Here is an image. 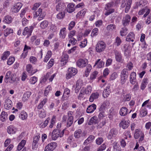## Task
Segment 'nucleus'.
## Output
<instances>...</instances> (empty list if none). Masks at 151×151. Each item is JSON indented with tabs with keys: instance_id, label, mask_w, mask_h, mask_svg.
<instances>
[{
	"instance_id": "obj_1",
	"label": "nucleus",
	"mask_w": 151,
	"mask_h": 151,
	"mask_svg": "<svg viewBox=\"0 0 151 151\" xmlns=\"http://www.w3.org/2000/svg\"><path fill=\"white\" fill-rule=\"evenodd\" d=\"M64 130L61 131L58 129H54L52 132V138L53 140H56L58 137H62L64 134Z\"/></svg>"
},
{
	"instance_id": "obj_2",
	"label": "nucleus",
	"mask_w": 151,
	"mask_h": 151,
	"mask_svg": "<svg viewBox=\"0 0 151 151\" xmlns=\"http://www.w3.org/2000/svg\"><path fill=\"white\" fill-rule=\"evenodd\" d=\"M77 70L76 69L71 67L69 68L68 70V72L66 74V78L69 79L73 76H74L77 73Z\"/></svg>"
},
{
	"instance_id": "obj_3",
	"label": "nucleus",
	"mask_w": 151,
	"mask_h": 151,
	"mask_svg": "<svg viewBox=\"0 0 151 151\" xmlns=\"http://www.w3.org/2000/svg\"><path fill=\"white\" fill-rule=\"evenodd\" d=\"M106 47V44L103 41H99L98 42L96 47V51L99 52H100L104 51Z\"/></svg>"
},
{
	"instance_id": "obj_4",
	"label": "nucleus",
	"mask_w": 151,
	"mask_h": 151,
	"mask_svg": "<svg viewBox=\"0 0 151 151\" xmlns=\"http://www.w3.org/2000/svg\"><path fill=\"white\" fill-rule=\"evenodd\" d=\"M125 0H123L122 1L121 7L122 8H124L126 6L125 12L127 13L129 11V10L130 9L132 1V0H128L127 3H125Z\"/></svg>"
},
{
	"instance_id": "obj_5",
	"label": "nucleus",
	"mask_w": 151,
	"mask_h": 151,
	"mask_svg": "<svg viewBox=\"0 0 151 151\" xmlns=\"http://www.w3.org/2000/svg\"><path fill=\"white\" fill-rule=\"evenodd\" d=\"M128 76L127 70L124 68L123 70L121 73V83L124 84L126 82Z\"/></svg>"
},
{
	"instance_id": "obj_6",
	"label": "nucleus",
	"mask_w": 151,
	"mask_h": 151,
	"mask_svg": "<svg viewBox=\"0 0 151 151\" xmlns=\"http://www.w3.org/2000/svg\"><path fill=\"white\" fill-rule=\"evenodd\" d=\"M45 15V13L43 12L42 9L41 8H39L37 11L34 13V16L35 17L39 16L38 18V20L39 21L43 19Z\"/></svg>"
},
{
	"instance_id": "obj_7",
	"label": "nucleus",
	"mask_w": 151,
	"mask_h": 151,
	"mask_svg": "<svg viewBox=\"0 0 151 151\" xmlns=\"http://www.w3.org/2000/svg\"><path fill=\"white\" fill-rule=\"evenodd\" d=\"M134 136V138L136 139L140 137L139 140V141L140 142L142 141L143 140L144 135L142 131L139 129H136L135 131Z\"/></svg>"
},
{
	"instance_id": "obj_8",
	"label": "nucleus",
	"mask_w": 151,
	"mask_h": 151,
	"mask_svg": "<svg viewBox=\"0 0 151 151\" xmlns=\"http://www.w3.org/2000/svg\"><path fill=\"white\" fill-rule=\"evenodd\" d=\"M73 112L71 111H69L67 113L68 119L67 122V127H70L73 123L74 117L73 116Z\"/></svg>"
},
{
	"instance_id": "obj_9",
	"label": "nucleus",
	"mask_w": 151,
	"mask_h": 151,
	"mask_svg": "<svg viewBox=\"0 0 151 151\" xmlns=\"http://www.w3.org/2000/svg\"><path fill=\"white\" fill-rule=\"evenodd\" d=\"M22 6V4L20 2L16 3L13 6L11 11L13 13H17L20 10Z\"/></svg>"
},
{
	"instance_id": "obj_10",
	"label": "nucleus",
	"mask_w": 151,
	"mask_h": 151,
	"mask_svg": "<svg viewBox=\"0 0 151 151\" xmlns=\"http://www.w3.org/2000/svg\"><path fill=\"white\" fill-rule=\"evenodd\" d=\"M57 144L53 142L48 144L45 147L44 151H52L56 147Z\"/></svg>"
},
{
	"instance_id": "obj_11",
	"label": "nucleus",
	"mask_w": 151,
	"mask_h": 151,
	"mask_svg": "<svg viewBox=\"0 0 151 151\" xmlns=\"http://www.w3.org/2000/svg\"><path fill=\"white\" fill-rule=\"evenodd\" d=\"M77 66L80 68L85 67L88 63V60L84 59H80L77 62Z\"/></svg>"
},
{
	"instance_id": "obj_12",
	"label": "nucleus",
	"mask_w": 151,
	"mask_h": 151,
	"mask_svg": "<svg viewBox=\"0 0 151 151\" xmlns=\"http://www.w3.org/2000/svg\"><path fill=\"white\" fill-rule=\"evenodd\" d=\"M33 28L34 27L33 26H31L29 27H25L23 32V35H27V37H29L31 35V33L33 29Z\"/></svg>"
},
{
	"instance_id": "obj_13",
	"label": "nucleus",
	"mask_w": 151,
	"mask_h": 151,
	"mask_svg": "<svg viewBox=\"0 0 151 151\" xmlns=\"http://www.w3.org/2000/svg\"><path fill=\"white\" fill-rule=\"evenodd\" d=\"M131 20V17L128 14L126 15L124 17L122 21L123 25L125 27L129 24V22Z\"/></svg>"
},
{
	"instance_id": "obj_14",
	"label": "nucleus",
	"mask_w": 151,
	"mask_h": 151,
	"mask_svg": "<svg viewBox=\"0 0 151 151\" xmlns=\"http://www.w3.org/2000/svg\"><path fill=\"white\" fill-rule=\"evenodd\" d=\"M150 12V9L147 8L145 7L139 10L138 12V14L139 15H142L145 12V14L143 16V17L145 18L148 15Z\"/></svg>"
},
{
	"instance_id": "obj_15",
	"label": "nucleus",
	"mask_w": 151,
	"mask_h": 151,
	"mask_svg": "<svg viewBox=\"0 0 151 151\" xmlns=\"http://www.w3.org/2000/svg\"><path fill=\"white\" fill-rule=\"evenodd\" d=\"M114 52L116 60L119 62L122 63L123 61V59L122 58L121 53L116 50Z\"/></svg>"
},
{
	"instance_id": "obj_16",
	"label": "nucleus",
	"mask_w": 151,
	"mask_h": 151,
	"mask_svg": "<svg viewBox=\"0 0 151 151\" xmlns=\"http://www.w3.org/2000/svg\"><path fill=\"white\" fill-rule=\"evenodd\" d=\"M26 70L30 75H32L37 71V70H34L32 65L30 64H28L26 66Z\"/></svg>"
},
{
	"instance_id": "obj_17",
	"label": "nucleus",
	"mask_w": 151,
	"mask_h": 151,
	"mask_svg": "<svg viewBox=\"0 0 151 151\" xmlns=\"http://www.w3.org/2000/svg\"><path fill=\"white\" fill-rule=\"evenodd\" d=\"M14 76V74H12L11 71H9L6 73L5 76V78L6 80L9 79L12 81H14L15 80Z\"/></svg>"
},
{
	"instance_id": "obj_18",
	"label": "nucleus",
	"mask_w": 151,
	"mask_h": 151,
	"mask_svg": "<svg viewBox=\"0 0 151 151\" xmlns=\"http://www.w3.org/2000/svg\"><path fill=\"white\" fill-rule=\"evenodd\" d=\"M111 92L110 86L108 85L105 88L103 93V96L104 98H107Z\"/></svg>"
},
{
	"instance_id": "obj_19",
	"label": "nucleus",
	"mask_w": 151,
	"mask_h": 151,
	"mask_svg": "<svg viewBox=\"0 0 151 151\" xmlns=\"http://www.w3.org/2000/svg\"><path fill=\"white\" fill-rule=\"evenodd\" d=\"M17 130V129L12 125L9 126L7 128V132L9 134H15Z\"/></svg>"
},
{
	"instance_id": "obj_20",
	"label": "nucleus",
	"mask_w": 151,
	"mask_h": 151,
	"mask_svg": "<svg viewBox=\"0 0 151 151\" xmlns=\"http://www.w3.org/2000/svg\"><path fill=\"white\" fill-rule=\"evenodd\" d=\"M104 65V62L100 59H99L96 61L93 67L96 66L97 68H100L103 67Z\"/></svg>"
},
{
	"instance_id": "obj_21",
	"label": "nucleus",
	"mask_w": 151,
	"mask_h": 151,
	"mask_svg": "<svg viewBox=\"0 0 151 151\" xmlns=\"http://www.w3.org/2000/svg\"><path fill=\"white\" fill-rule=\"evenodd\" d=\"M83 133L81 129L76 130L74 133V136L76 138H79L82 137L83 135Z\"/></svg>"
},
{
	"instance_id": "obj_22",
	"label": "nucleus",
	"mask_w": 151,
	"mask_h": 151,
	"mask_svg": "<svg viewBox=\"0 0 151 151\" xmlns=\"http://www.w3.org/2000/svg\"><path fill=\"white\" fill-rule=\"evenodd\" d=\"M65 4L62 2L58 3L56 6V10L57 11L61 12L63 11V9L65 8Z\"/></svg>"
},
{
	"instance_id": "obj_23",
	"label": "nucleus",
	"mask_w": 151,
	"mask_h": 151,
	"mask_svg": "<svg viewBox=\"0 0 151 151\" xmlns=\"http://www.w3.org/2000/svg\"><path fill=\"white\" fill-rule=\"evenodd\" d=\"M12 20L13 19L11 16L6 15L4 17L3 22L6 24H9L12 22Z\"/></svg>"
},
{
	"instance_id": "obj_24",
	"label": "nucleus",
	"mask_w": 151,
	"mask_h": 151,
	"mask_svg": "<svg viewBox=\"0 0 151 151\" xmlns=\"http://www.w3.org/2000/svg\"><path fill=\"white\" fill-rule=\"evenodd\" d=\"M68 55L67 54H63L61 57V62L63 65H65L68 62Z\"/></svg>"
},
{
	"instance_id": "obj_25",
	"label": "nucleus",
	"mask_w": 151,
	"mask_h": 151,
	"mask_svg": "<svg viewBox=\"0 0 151 151\" xmlns=\"http://www.w3.org/2000/svg\"><path fill=\"white\" fill-rule=\"evenodd\" d=\"M96 109V106L94 104H92L88 106L86 112L88 113L93 112Z\"/></svg>"
},
{
	"instance_id": "obj_26",
	"label": "nucleus",
	"mask_w": 151,
	"mask_h": 151,
	"mask_svg": "<svg viewBox=\"0 0 151 151\" xmlns=\"http://www.w3.org/2000/svg\"><path fill=\"white\" fill-rule=\"evenodd\" d=\"M117 132L116 130L114 129H111L107 137L109 139H111L113 137H115L117 134Z\"/></svg>"
},
{
	"instance_id": "obj_27",
	"label": "nucleus",
	"mask_w": 151,
	"mask_h": 151,
	"mask_svg": "<svg viewBox=\"0 0 151 151\" xmlns=\"http://www.w3.org/2000/svg\"><path fill=\"white\" fill-rule=\"evenodd\" d=\"M95 138V137L94 136L91 135L89 136L88 138L85 140L83 142V145H86L90 143L93 142Z\"/></svg>"
},
{
	"instance_id": "obj_28",
	"label": "nucleus",
	"mask_w": 151,
	"mask_h": 151,
	"mask_svg": "<svg viewBox=\"0 0 151 151\" xmlns=\"http://www.w3.org/2000/svg\"><path fill=\"white\" fill-rule=\"evenodd\" d=\"M99 96L98 92H95L92 93L89 98V101L91 102H93L95 99H97Z\"/></svg>"
},
{
	"instance_id": "obj_29",
	"label": "nucleus",
	"mask_w": 151,
	"mask_h": 151,
	"mask_svg": "<svg viewBox=\"0 0 151 151\" xmlns=\"http://www.w3.org/2000/svg\"><path fill=\"white\" fill-rule=\"evenodd\" d=\"M8 116V115L6 112L3 111L0 115V120L3 122H5L7 119Z\"/></svg>"
},
{
	"instance_id": "obj_30",
	"label": "nucleus",
	"mask_w": 151,
	"mask_h": 151,
	"mask_svg": "<svg viewBox=\"0 0 151 151\" xmlns=\"http://www.w3.org/2000/svg\"><path fill=\"white\" fill-rule=\"evenodd\" d=\"M84 94H89L92 91V87L91 86H88L86 88H82L81 89Z\"/></svg>"
},
{
	"instance_id": "obj_31",
	"label": "nucleus",
	"mask_w": 151,
	"mask_h": 151,
	"mask_svg": "<svg viewBox=\"0 0 151 151\" xmlns=\"http://www.w3.org/2000/svg\"><path fill=\"white\" fill-rule=\"evenodd\" d=\"M134 38V35L133 32H130L127 36L126 40L127 41L133 42Z\"/></svg>"
},
{
	"instance_id": "obj_32",
	"label": "nucleus",
	"mask_w": 151,
	"mask_h": 151,
	"mask_svg": "<svg viewBox=\"0 0 151 151\" xmlns=\"http://www.w3.org/2000/svg\"><path fill=\"white\" fill-rule=\"evenodd\" d=\"M74 6L75 4L73 3L69 4L67 6V11L69 13H71L74 11L75 10Z\"/></svg>"
},
{
	"instance_id": "obj_33",
	"label": "nucleus",
	"mask_w": 151,
	"mask_h": 151,
	"mask_svg": "<svg viewBox=\"0 0 151 151\" xmlns=\"http://www.w3.org/2000/svg\"><path fill=\"white\" fill-rule=\"evenodd\" d=\"M128 111V109L126 107H122L120 110V114L122 116H125L127 114Z\"/></svg>"
},
{
	"instance_id": "obj_34",
	"label": "nucleus",
	"mask_w": 151,
	"mask_h": 151,
	"mask_svg": "<svg viewBox=\"0 0 151 151\" xmlns=\"http://www.w3.org/2000/svg\"><path fill=\"white\" fill-rule=\"evenodd\" d=\"M99 121L98 119L96 116H94L91 118L88 122V124L91 125V124H95L99 123Z\"/></svg>"
},
{
	"instance_id": "obj_35",
	"label": "nucleus",
	"mask_w": 151,
	"mask_h": 151,
	"mask_svg": "<svg viewBox=\"0 0 151 151\" xmlns=\"http://www.w3.org/2000/svg\"><path fill=\"white\" fill-rule=\"evenodd\" d=\"M66 29L65 27H63L62 29L60 32V37L62 39H64L66 35Z\"/></svg>"
},
{
	"instance_id": "obj_36",
	"label": "nucleus",
	"mask_w": 151,
	"mask_h": 151,
	"mask_svg": "<svg viewBox=\"0 0 151 151\" xmlns=\"http://www.w3.org/2000/svg\"><path fill=\"white\" fill-rule=\"evenodd\" d=\"M31 94V92L29 91H27L24 93L22 98V101L24 102L27 101Z\"/></svg>"
},
{
	"instance_id": "obj_37",
	"label": "nucleus",
	"mask_w": 151,
	"mask_h": 151,
	"mask_svg": "<svg viewBox=\"0 0 151 151\" xmlns=\"http://www.w3.org/2000/svg\"><path fill=\"white\" fill-rule=\"evenodd\" d=\"M120 126L123 129L127 128L129 125L128 121L123 120L119 124Z\"/></svg>"
},
{
	"instance_id": "obj_38",
	"label": "nucleus",
	"mask_w": 151,
	"mask_h": 151,
	"mask_svg": "<svg viewBox=\"0 0 151 151\" xmlns=\"http://www.w3.org/2000/svg\"><path fill=\"white\" fill-rule=\"evenodd\" d=\"M116 29L115 25L113 24L108 25L106 27V29L109 32L114 31Z\"/></svg>"
},
{
	"instance_id": "obj_39",
	"label": "nucleus",
	"mask_w": 151,
	"mask_h": 151,
	"mask_svg": "<svg viewBox=\"0 0 151 151\" xmlns=\"http://www.w3.org/2000/svg\"><path fill=\"white\" fill-rule=\"evenodd\" d=\"M48 99L46 98H45L41 101L40 104L38 105L37 108L38 109H41L43 106L47 102Z\"/></svg>"
},
{
	"instance_id": "obj_40",
	"label": "nucleus",
	"mask_w": 151,
	"mask_h": 151,
	"mask_svg": "<svg viewBox=\"0 0 151 151\" xmlns=\"http://www.w3.org/2000/svg\"><path fill=\"white\" fill-rule=\"evenodd\" d=\"M28 117V114L27 112L24 111H21L19 116V117L22 120H26Z\"/></svg>"
},
{
	"instance_id": "obj_41",
	"label": "nucleus",
	"mask_w": 151,
	"mask_h": 151,
	"mask_svg": "<svg viewBox=\"0 0 151 151\" xmlns=\"http://www.w3.org/2000/svg\"><path fill=\"white\" fill-rule=\"evenodd\" d=\"M121 149L117 142H115L113 143V151H121Z\"/></svg>"
},
{
	"instance_id": "obj_42",
	"label": "nucleus",
	"mask_w": 151,
	"mask_h": 151,
	"mask_svg": "<svg viewBox=\"0 0 151 151\" xmlns=\"http://www.w3.org/2000/svg\"><path fill=\"white\" fill-rule=\"evenodd\" d=\"M26 143L25 140L23 139L19 143L17 147V150H20L24 146Z\"/></svg>"
},
{
	"instance_id": "obj_43",
	"label": "nucleus",
	"mask_w": 151,
	"mask_h": 151,
	"mask_svg": "<svg viewBox=\"0 0 151 151\" xmlns=\"http://www.w3.org/2000/svg\"><path fill=\"white\" fill-rule=\"evenodd\" d=\"M48 24V22L47 21L44 20L40 24V27L42 29H45L47 27Z\"/></svg>"
},
{
	"instance_id": "obj_44",
	"label": "nucleus",
	"mask_w": 151,
	"mask_h": 151,
	"mask_svg": "<svg viewBox=\"0 0 151 151\" xmlns=\"http://www.w3.org/2000/svg\"><path fill=\"white\" fill-rule=\"evenodd\" d=\"M13 30L10 28H7L5 29L4 32V35L5 37L13 32Z\"/></svg>"
},
{
	"instance_id": "obj_45",
	"label": "nucleus",
	"mask_w": 151,
	"mask_h": 151,
	"mask_svg": "<svg viewBox=\"0 0 151 151\" xmlns=\"http://www.w3.org/2000/svg\"><path fill=\"white\" fill-rule=\"evenodd\" d=\"M56 121V116H53L52 118L50 121V124L49 126V127L50 128H52L54 125Z\"/></svg>"
},
{
	"instance_id": "obj_46",
	"label": "nucleus",
	"mask_w": 151,
	"mask_h": 151,
	"mask_svg": "<svg viewBox=\"0 0 151 151\" xmlns=\"http://www.w3.org/2000/svg\"><path fill=\"white\" fill-rule=\"evenodd\" d=\"M10 53L9 51H6L4 52L1 57V59L4 60H6L7 58L9 55Z\"/></svg>"
},
{
	"instance_id": "obj_47",
	"label": "nucleus",
	"mask_w": 151,
	"mask_h": 151,
	"mask_svg": "<svg viewBox=\"0 0 151 151\" xmlns=\"http://www.w3.org/2000/svg\"><path fill=\"white\" fill-rule=\"evenodd\" d=\"M124 97L122 99L123 101H129L131 99V95L130 93L127 94L123 96Z\"/></svg>"
},
{
	"instance_id": "obj_48",
	"label": "nucleus",
	"mask_w": 151,
	"mask_h": 151,
	"mask_svg": "<svg viewBox=\"0 0 151 151\" xmlns=\"http://www.w3.org/2000/svg\"><path fill=\"white\" fill-rule=\"evenodd\" d=\"M52 55V52L50 51H48L47 54L44 59V61L47 62L50 58Z\"/></svg>"
},
{
	"instance_id": "obj_49",
	"label": "nucleus",
	"mask_w": 151,
	"mask_h": 151,
	"mask_svg": "<svg viewBox=\"0 0 151 151\" xmlns=\"http://www.w3.org/2000/svg\"><path fill=\"white\" fill-rule=\"evenodd\" d=\"M50 73H47L46 75V78H48V80L50 81H52L53 79L55 78V77L56 76V74L54 73L52 75L50 76Z\"/></svg>"
},
{
	"instance_id": "obj_50",
	"label": "nucleus",
	"mask_w": 151,
	"mask_h": 151,
	"mask_svg": "<svg viewBox=\"0 0 151 151\" xmlns=\"http://www.w3.org/2000/svg\"><path fill=\"white\" fill-rule=\"evenodd\" d=\"M86 12V9H83L79 12L76 15V17L77 18L79 17V16L83 17Z\"/></svg>"
},
{
	"instance_id": "obj_51",
	"label": "nucleus",
	"mask_w": 151,
	"mask_h": 151,
	"mask_svg": "<svg viewBox=\"0 0 151 151\" xmlns=\"http://www.w3.org/2000/svg\"><path fill=\"white\" fill-rule=\"evenodd\" d=\"M91 68V66L90 65H88L86 67V70L85 71V75L86 77L88 76Z\"/></svg>"
},
{
	"instance_id": "obj_52",
	"label": "nucleus",
	"mask_w": 151,
	"mask_h": 151,
	"mask_svg": "<svg viewBox=\"0 0 151 151\" xmlns=\"http://www.w3.org/2000/svg\"><path fill=\"white\" fill-rule=\"evenodd\" d=\"M50 119L49 117L47 118V119L44 121V122L41 124L40 127L42 128L45 127L48 124Z\"/></svg>"
},
{
	"instance_id": "obj_53",
	"label": "nucleus",
	"mask_w": 151,
	"mask_h": 151,
	"mask_svg": "<svg viewBox=\"0 0 151 151\" xmlns=\"http://www.w3.org/2000/svg\"><path fill=\"white\" fill-rule=\"evenodd\" d=\"M120 32L121 36H123L126 35L127 33V28H122Z\"/></svg>"
},
{
	"instance_id": "obj_54",
	"label": "nucleus",
	"mask_w": 151,
	"mask_h": 151,
	"mask_svg": "<svg viewBox=\"0 0 151 151\" xmlns=\"http://www.w3.org/2000/svg\"><path fill=\"white\" fill-rule=\"evenodd\" d=\"M57 15V17L58 19H61L63 18L65 16L64 12L63 11H61Z\"/></svg>"
},
{
	"instance_id": "obj_55",
	"label": "nucleus",
	"mask_w": 151,
	"mask_h": 151,
	"mask_svg": "<svg viewBox=\"0 0 151 151\" xmlns=\"http://www.w3.org/2000/svg\"><path fill=\"white\" fill-rule=\"evenodd\" d=\"M76 31L74 30L70 31L68 34V38H73V37L76 34Z\"/></svg>"
},
{
	"instance_id": "obj_56",
	"label": "nucleus",
	"mask_w": 151,
	"mask_h": 151,
	"mask_svg": "<svg viewBox=\"0 0 151 151\" xmlns=\"http://www.w3.org/2000/svg\"><path fill=\"white\" fill-rule=\"evenodd\" d=\"M75 24L76 23L74 21H71L68 25V29L69 30L72 29L75 26Z\"/></svg>"
},
{
	"instance_id": "obj_57",
	"label": "nucleus",
	"mask_w": 151,
	"mask_h": 151,
	"mask_svg": "<svg viewBox=\"0 0 151 151\" xmlns=\"http://www.w3.org/2000/svg\"><path fill=\"white\" fill-rule=\"evenodd\" d=\"M114 3L113 1L111 2L108 3L106 5L105 9L106 10H108L110 9L109 8L113 6Z\"/></svg>"
},
{
	"instance_id": "obj_58",
	"label": "nucleus",
	"mask_w": 151,
	"mask_h": 151,
	"mask_svg": "<svg viewBox=\"0 0 151 151\" xmlns=\"http://www.w3.org/2000/svg\"><path fill=\"white\" fill-rule=\"evenodd\" d=\"M40 136L38 135L37 136L36 135L33 138V144L35 145L39 141L40 138Z\"/></svg>"
},
{
	"instance_id": "obj_59",
	"label": "nucleus",
	"mask_w": 151,
	"mask_h": 151,
	"mask_svg": "<svg viewBox=\"0 0 151 151\" xmlns=\"http://www.w3.org/2000/svg\"><path fill=\"white\" fill-rule=\"evenodd\" d=\"M98 29L96 28L93 29L91 32V36L93 37L97 35L98 34Z\"/></svg>"
},
{
	"instance_id": "obj_60",
	"label": "nucleus",
	"mask_w": 151,
	"mask_h": 151,
	"mask_svg": "<svg viewBox=\"0 0 151 151\" xmlns=\"http://www.w3.org/2000/svg\"><path fill=\"white\" fill-rule=\"evenodd\" d=\"M15 60V58L14 57H10L8 59L7 62V64L9 65H12L14 62Z\"/></svg>"
},
{
	"instance_id": "obj_61",
	"label": "nucleus",
	"mask_w": 151,
	"mask_h": 151,
	"mask_svg": "<svg viewBox=\"0 0 151 151\" xmlns=\"http://www.w3.org/2000/svg\"><path fill=\"white\" fill-rule=\"evenodd\" d=\"M98 73V72L96 71H95L93 72L90 76L91 79V80H93L96 77Z\"/></svg>"
},
{
	"instance_id": "obj_62",
	"label": "nucleus",
	"mask_w": 151,
	"mask_h": 151,
	"mask_svg": "<svg viewBox=\"0 0 151 151\" xmlns=\"http://www.w3.org/2000/svg\"><path fill=\"white\" fill-rule=\"evenodd\" d=\"M87 41L86 39H85L81 42L79 45L81 48L85 47L87 45Z\"/></svg>"
},
{
	"instance_id": "obj_63",
	"label": "nucleus",
	"mask_w": 151,
	"mask_h": 151,
	"mask_svg": "<svg viewBox=\"0 0 151 151\" xmlns=\"http://www.w3.org/2000/svg\"><path fill=\"white\" fill-rule=\"evenodd\" d=\"M37 81V78L35 76L31 78L30 80V82L31 84H34Z\"/></svg>"
},
{
	"instance_id": "obj_64",
	"label": "nucleus",
	"mask_w": 151,
	"mask_h": 151,
	"mask_svg": "<svg viewBox=\"0 0 151 151\" xmlns=\"http://www.w3.org/2000/svg\"><path fill=\"white\" fill-rule=\"evenodd\" d=\"M107 11L105 13V15L108 16L114 12V10L113 9H111L108 10H106Z\"/></svg>"
}]
</instances>
